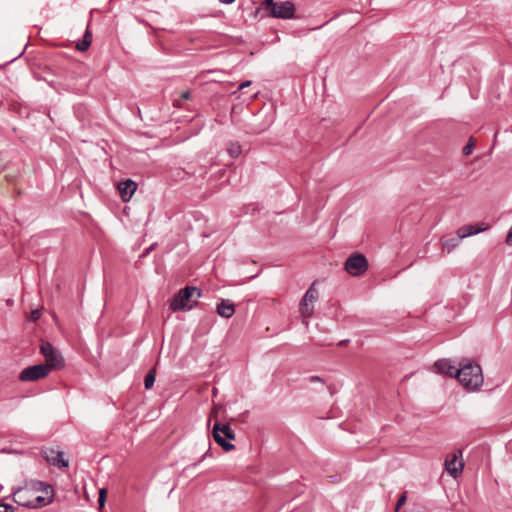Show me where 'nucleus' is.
Instances as JSON below:
<instances>
[{
    "mask_svg": "<svg viewBox=\"0 0 512 512\" xmlns=\"http://www.w3.org/2000/svg\"><path fill=\"white\" fill-rule=\"evenodd\" d=\"M227 152L232 158H237L241 154L242 148L238 142H230L227 146Z\"/></svg>",
    "mask_w": 512,
    "mask_h": 512,
    "instance_id": "nucleus-18",
    "label": "nucleus"
},
{
    "mask_svg": "<svg viewBox=\"0 0 512 512\" xmlns=\"http://www.w3.org/2000/svg\"><path fill=\"white\" fill-rule=\"evenodd\" d=\"M458 381L468 390L479 389L484 381L482 368L479 364L465 360L459 364Z\"/></svg>",
    "mask_w": 512,
    "mask_h": 512,
    "instance_id": "nucleus-1",
    "label": "nucleus"
},
{
    "mask_svg": "<svg viewBox=\"0 0 512 512\" xmlns=\"http://www.w3.org/2000/svg\"><path fill=\"white\" fill-rule=\"evenodd\" d=\"M459 367H457L456 365H454L450 360L448 359H440V360H437L435 363H434V370L437 372V373H440V374H445L449 377H455L457 378L458 376V371Z\"/></svg>",
    "mask_w": 512,
    "mask_h": 512,
    "instance_id": "nucleus-12",
    "label": "nucleus"
},
{
    "mask_svg": "<svg viewBox=\"0 0 512 512\" xmlns=\"http://www.w3.org/2000/svg\"><path fill=\"white\" fill-rule=\"evenodd\" d=\"M0 512H15V508L10 504L0 503Z\"/></svg>",
    "mask_w": 512,
    "mask_h": 512,
    "instance_id": "nucleus-24",
    "label": "nucleus"
},
{
    "mask_svg": "<svg viewBox=\"0 0 512 512\" xmlns=\"http://www.w3.org/2000/svg\"><path fill=\"white\" fill-rule=\"evenodd\" d=\"M48 366L44 364L31 365L24 368L19 374V380L23 382H34L45 378L49 374Z\"/></svg>",
    "mask_w": 512,
    "mask_h": 512,
    "instance_id": "nucleus-7",
    "label": "nucleus"
},
{
    "mask_svg": "<svg viewBox=\"0 0 512 512\" xmlns=\"http://www.w3.org/2000/svg\"><path fill=\"white\" fill-rule=\"evenodd\" d=\"M148 253H149V249L146 250V252L142 256H146V254H148Z\"/></svg>",
    "mask_w": 512,
    "mask_h": 512,
    "instance_id": "nucleus-36",
    "label": "nucleus"
},
{
    "mask_svg": "<svg viewBox=\"0 0 512 512\" xmlns=\"http://www.w3.org/2000/svg\"><path fill=\"white\" fill-rule=\"evenodd\" d=\"M317 283V280L314 281L308 290L305 292L304 296L302 297L299 305V310L302 316L304 317H310L313 314L314 307L311 305L314 301H316L319 297V293L317 289L315 288Z\"/></svg>",
    "mask_w": 512,
    "mask_h": 512,
    "instance_id": "nucleus-8",
    "label": "nucleus"
},
{
    "mask_svg": "<svg viewBox=\"0 0 512 512\" xmlns=\"http://www.w3.org/2000/svg\"><path fill=\"white\" fill-rule=\"evenodd\" d=\"M52 492V486L43 481H31L24 487L17 488L12 495L13 501L24 508L31 509V502L34 494L39 492L48 493Z\"/></svg>",
    "mask_w": 512,
    "mask_h": 512,
    "instance_id": "nucleus-2",
    "label": "nucleus"
},
{
    "mask_svg": "<svg viewBox=\"0 0 512 512\" xmlns=\"http://www.w3.org/2000/svg\"><path fill=\"white\" fill-rule=\"evenodd\" d=\"M181 98L185 99V100H188L190 98V92L189 91H185V92L181 93Z\"/></svg>",
    "mask_w": 512,
    "mask_h": 512,
    "instance_id": "nucleus-31",
    "label": "nucleus"
},
{
    "mask_svg": "<svg viewBox=\"0 0 512 512\" xmlns=\"http://www.w3.org/2000/svg\"><path fill=\"white\" fill-rule=\"evenodd\" d=\"M261 8L268 11L269 16L279 19H292L296 11L294 3L290 0L281 2L264 0L261 4Z\"/></svg>",
    "mask_w": 512,
    "mask_h": 512,
    "instance_id": "nucleus-3",
    "label": "nucleus"
},
{
    "mask_svg": "<svg viewBox=\"0 0 512 512\" xmlns=\"http://www.w3.org/2000/svg\"><path fill=\"white\" fill-rule=\"evenodd\" d=\"M473 149H474V143L472 141V138H470L468 143L463 147V154L465 156H468L472 153Z\"/></svg>",
    "mask_w": 512,
    "mask_h": 512,
    "instance_id": "nucleus-22",
    "label": "nucleus"
},
{
    "mask_svg": "<svg viewBox=\"0 0 512 512\" xmlns=\"http://www.w3.org/2000/svg\"><path fill=\"white\" fill-rule=\"evenodd\" d=\"M220 2L224 3V4H231L233 3L235 0H219Z\"/></svg>",
    "mask_w": 512,
    "mask_h": 512,
    "instance_id": "nucleus-34",
    "label": "nucleus"
},
{
    "mask_svg": "<svg viewBox=\"0 0 512 512\" xmlns=\"http://www.w3.org/2000/svg\"><path fill=\"white\" fill-rule=\"evenodd\" d=\"M487 228L488 226L484 223L464 225L457 230L455 237L443 239L442 249L444 252L450 253L463 238L485 231Z\"/></svg>",
    "mask_w": 512,
    "mask_h": 512,
    "instance_id": "nucleus-4",
    "label": "nucleus"
},
{
    "mask_svg": "<svg viewBox=\"0 0 512 512\" xmlns=\"http://www.w3.org/2000/svg\"><path fill=\"white\" fill-rule=\"evenodd\" d=\"M53 492V490L51 492L49 489L48 493H45V496L38 495V493L34 494L31 502V509H37L49 505L53 501Z\"/></svg>",
    "mask_w": 512,
    "mask_h": 512,
    "instance_id": "nucleus-15",
    "label": "nucleus"
},
{
    "mask_svg": "<svg viewBox=\"0 0 512 512\" xmlns=\"http://www.w3.org/2000/svg\"><path fill=\"white\" fill-rule=\"evenodd\" d=\"M197 293V297H201L202 291L194 286H185L176 293L170 301V309L173 312L190 310L192 305L189 304L191 298Z\"/></svg>",
    "mask_w": 512,
    "mask_h": 512,
    "instance_id": "nucleus-5",
    "label": "nucleus"
},
{
    "mask_svg": "<svg viewBox=\"0 0 512 512\" xmlns=\"http://www.w3.org/2000/svg\"><path fill=\"white\" fill-rule=\"evenodd\" d=\"M106 496H107V490L105 488L100 489L99 497H98V504H99L100 508L104 507L105 501H106Z\"/></svg>",
    "mask_w": 512,
    "mask_h": 512,
    "instance_id": "nucleus-21",
    "label": "nucleus"
},
{
    "mask_svg": "<svg viewBox=\"0 0 512 512\" xmlns=\"http://www.w3.org/2000/svg\"><path fill=\"white\" fill-rule=\"evenodd\" d=\"M210 455V448L202 455V457L200 458V460L194 464V466H196L198 463H200L201 461H203L207 456Z\"/></svg>",
    "mask_w": 512,
    "mask_h": 512,
    "instance_id": "nucleus-28",
    "label": "nucleus"
},
{
    "mask_svg": "<svg viewBox=\"0 0 512 512\" xmlns=\"http://www.w3.org/2000/svg\"><path fill=\"white\" fill-rule=\"evenodd\" d=\"M506 243L507 244H512V227L510 228V230H509V232L507 234Z\"/></svg>",
    "mask_w": 512,
    "mask_h": 512,
    "instance_id": "nucleus-27",
    "label": "nucleus"
},
{
    "mask_svg": "<svg viewBox=\"0 0 512 512\" xmlns=\"http://www.w3.org/2000/svg\"><path fill=\"white\" fill-rule=\"evenodd\" d=\"M40 311L39 310H33L30 315V320L36 321L40 318Z\"/></svg>",
    "mask_w": 512,
    "mask_h": 512,
    "instance_id": "nucleus-26",
    "label": "nucleus"
},
{
    "mask_svg": "<svg viewBox=\"0 0 512 512\" xmlns=\"http://www.w3.org/2000/svg\"><path fill=\"white\" fill-rule=\"evenodd\" d=\"M309 381H310L311 383H313V382H322V379H321L319 376H311V377L309 378Z\"/></svg>",
    "mask_w": 512,
    "mask_h": 512,
    "instance_id": "nucleus-30",
    "label": "nucleus"
},
{
    "mask_svg": "<svg viewBox=\"0 0 512 512\" xmlns=\"http://www.w3.org/2000/svg\"><path fill=\"white\" fill-rule=\"evenodd\" d=\"M260 271H261V270H259V271H258L257 273H255V274H249V275H246L245 277H246L247 279H253V278H255V277L260 273Z\"/></svg>",
    "mask_w": 512,
    "mask_h": 512,
    "instance_id": "nucleus-32",
    "label": "nucleus"
},
{
    "mask_svg": "<svg viewBox=\"0 0 512 512\" xmlns=\"http://www.w3.org/2000/svg\"><path fill=\"white\" fill-rule=\"evenodd\" d=\"M155 377H156V370L153 368L148 371V373L146 374V376L144 378L145 389L149 390L153 387V385L155 383Z\"/></svg>",
    "mask_w": 512,
    "mask_h": 512,
    "instance_id": "nucleus-19",
    "label": "nucleus"
},
{
    "mask_svg": "<svg viewBox=\"0 0 512 512\" xmlns=\"http://www.w3.org/2000/svg\"><path fill=\"white\" fill-rule=\"evenodd\" d=\"M226 436L224 437L225 440H234L235 439V432L231 429V427H226Z\"/></svg>",
    "mask_w": 512,
    "mask_h": 512,
    "instance_id": "nucleus-25",
    "label": "nucleus"
},
{
    "mask_svg": "<svg viewBox=\"0 0 512 512\" xmlns=\"http://www.w3.org/2000/svg\"><path fill=\"white\" fill-rule=\"evenodd\" d=\"M345 270L352 276H360L368 269L367 258H347Z\"/></svg>",
    "mask_w": 512,
    "mask_h": 512,
    "instance_id": "nucleus-11",
    "label": "nucleus"
},
{
    "mask_svg": "<svg viewBox=\"0 0 512 512\" xmlns=\"http://www.w3.org/2000/svg\"><path fill=\"white\" fill-rule=\"evenodd\" d=\"M53 466L58 468H67L69 466V461L64 457L63 451H57L54 457Z\"/></svg>",
    "mask_w": 512,
    "mask_h": 512,
    "instance_id": "nucleus-17",
    "label": "nucleus"
},
{
    "mask_svg": "<svg viewBox=\"0 0 512 512\" xmlns=\"http://www.w3.org/2000/svg\"><path fill=\"white\" fill-rule=\"evenodd\" d=\"M219 316L229 319L235 313V306L230 300H221L216 307Z\"/></svg>",
    "mask_w": 512,
    "mask_h": 512,
    "instance_id": "nucleus-14",
    "label": "nucleus"
},
{
    "mask_svg": "<svg viewBox=\"0 0 512 512\" xmlns=\"http://www.w3.org/2000/svg\"><path fill=\"white\" fill-rule=\"evenodd\" d=\"M250 85H251V81H249V80H248V81H245V82L241 83V84L239 85V88H238V89H239V90H242V89H244L245 87H248V86H250Z\"/></svg>",
    "mask_w": 512,
    "mask_h": 512,
    "instance_id": "nucleus-29",
    "label": "nucleus"
},
{
    "mask_svg": "<svg viewBox=\"0 0 512 512\" xmlns=\"http://www.w3.org/2000/svg\"><path fill=\"white\" fill-rule=\"evenodd\" d=\"M56 452H57V450H55L53 448H43L41 450V454H42L43 458L51 465L54 463V457H55Z\"/></svg>",
    "mask_w": 512,
    "mask_h": 512,
    "instance_id": "nucleus-20",
    "label": "nucleus"
},
{
    "mask_svg": "<svg viewBox=\"0 0 512 512\" xmlns=\"http://www.w3.org/2000/svg\"><path fill=\"white\" fill-rule=\"evenodd\" d=\"M350 256L358 257V256H363V255L358 252H353L352 254H350Z\"/></svg>",
    "mask_w": 512,
    "mask_h": 512,
    "instance_id": "nucleus-35",
    "label": "nucleus"
},
{
    "mask_svg": "<svg viewBox=\"0 0 512 512\" xmlns=\"http://www.w3.org/2000/svg\"><path fill=\"white\" fill-rule=\"evenodd\" d=\"M137 189V184L133 180H125L118 184L119 194L124 202H128Z\"/></svg>",
    "mask_w": 512,
    "mask_h": 512,
    "instance_id": "nucleus-13",
    "label": "nucleus"
},
{
    "mask_svg": "<svg viewBox=\"0 0 512 512\" xmlns=\"http://www.w3.org/2000/svg\"><path fill=\"white\" fill-rule=\"evenodd\" d=\"M92 42V33L86 29L83 39L76 44V49L80 52H85L89 49Z\"/></svg>",
    "mask_w": 512,
    "mask_h": 512,
    "instance_id": "nucleus-16",
    "label": "nucleus"
},
{
    "mask_svg": "<svg viewBox=\"0 0 512 512\" xmlns=\"http://www.w3.org/2000/svg\"><path fill=\"white\" fill-rule=\"evenodd\" d=\"M406 500H407V492L404 491L402 493V495L399 497V499L397 500L395 510L398 511L399 508L405 504Z\"/></svg>",
    "mask_w": 512,
    "mask_h": 512,
    "instance_id": "nucleus-23",
    "label": "nucleus"
},
{
    "mask_svg": "<svg viewBox=\"0 0 512 512\" xmlns=\"http://www.w3.org/2000/svg\"><path fill=\"white\" fill-rule=\"evenodd\" d=\"M260 9H261L260 7L255 9V11H254V13H253V17H254L255 19L258 17V14H259V12H260Z\"/></svg>",
    "mask_w": 512,
    "mask_h": 512,
    "instance_id": "nucleus-33",
    "label": "nucleus"
},
{
    "mask_svg": "<svg viewBox=\"0 0 512 512\" xmlns=\"http://www.w3.org/2000/svg\"><path fill=\"white\" fill-rule=\"evenodd\" d=\"M226 427H230V425L228 423L216 422L212 429V435H213L214 441L220 447H222V449L224 451L229 452V451L235 449V446L231 442L226 441L224 438L226 436V429H225Z\"/></svg>",
    "mask_w": 512,
    "mask_h": 512,
    "instance_id": "nucleus-9",
    "label": "nucleus"
},
{
    "mask_svg": "<svg viewBox=\"0 0 512 512\" xmlns=\"http://www.w3.org/2000/svg\"><path fill=\"white\" fill-rule=\"evenodd\" d=\"M40 353L45 358L46 364L44 365L48 366L49 371L64 368L65 361L63 356L51 343L42 342L40 345Z\"/></svg>",
    "mask_w": 512,
    "mask_h": 512,
    "instance_id": "nucleus-6",
    "label": "nucleus"
},
{
    "mask_svg": "<svg viewBox=\"0 0 512 512\" xmlns=\"http://www.w3.org/2000/svg\"><path fill=\"white\" fill-rule=\"evenodd\" d=\"M459 457H462V451L458 450L457 452L450 454L447 456L445 460V468L450 476L453 478H457L459 474H461L464 463L462 460H458Z\"/></svg>",
    "mask_w": 512,
    "mask_h": 512,
    "instance_id": "nucleus-10",
    "label": "nucleus"
}]
</instances>
